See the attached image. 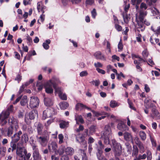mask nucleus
I'll return each mask as SVG.
<instances>
[{
  "mask_svg": "<svg viewBox=\"0 0 160 160\" xmlns=\"http://www.w3.org/2000/svg\"><path fill=\"white\" fill-rule=\"evenodd\" d=\"M48 147L50 152H56L58 148V145L55 142H53L49 143Z\"/></svg>",
  "mask_w": 160,
  "mask_h": 160,
  "instance_id": "13",
  "label": "nucleus"
},
{
  "mask_svg": "<svg viewBox=\"0 0 160 160\" xmlns=\"http://www.w3.org/2000/svg\"><path fill=\"white\" fill-rule=\"evenodd\" d=\"M152 112L156 116H157L158 118H160V114L158 111L155 109L153 110Z\"/></svg>",
  "mask_w": 160,
  "mask_h": 160,
  "instance_id": "57",
  "label": "nucleus"
},
{
  "mask_svg": "<svg viewBox=\"0 0 160 160\" xmlns=\"http://www.w3.org/2000/svg\"><path fill=\"white\" fill-rule=\"evenodd\" d=\"M91 13L92 18H95L97 15L96 10L95 9H93L92 11L91 12Z\"/></svg>",
  "mask_w": 160,
  "mask_h": 160,
  "instance_id": "63",
  "label": "nucleus"
},
{
  "mask_svg": "<svg viewBox=\"0 0 160 160\" xmlns=\"http://www.w3.org/2000/svg\"><path fill=\"white\" fill-rule=\"evenodd\" d=\"M16 142H13L12 141L10 142V146L12 148V151H13L15 150L16 148Z\"/></svg>",
  "mask_w": 160,
  "mask_h": 160,
  "instance_id": "40",
  "label": "nucleus"
},
{
  "mask_svg": "<svg viewBox=\"0 0 160 160\" xmlns=\"http://www.w3.org/2000/svg\"><path fill=\"white\" fill-rule=\"evenodd\" d=\"M65 152L67 155H72L74 153V150L72 148L68 147L65 149Z\"/></svg>",
  "mask_w": 160,
  "mask_h": 160,
  "instance_id": "23",
  "label": "nucleus"
},
{
  "mask_svg": "<svg viewBox=\"0 0 160 160\" xmlns=\"http://www.w3.org/2000/svg\"><path fill=\"white\" fill-rule=\"evenodd\" d=\"M22 140L26 142L28 141V138L27 134H24L22 135Z\"/></svg>",
  "mask_w": 160,
  "mask_h": 160,
  "instance_id": "41",
  "label": "nucleus"
},
{
  "mask_svg": "<svg viewBox=\"0 0 160 160\" xmlns=\"http://www.w3.org/2000/svg\"><path fill=\"white\" fill-rule=\"evenodd\" d=\"M59 82V80L57 78L56 79L55 83L53 85V88L55 89V92L58 94V96L61 95L62 93V90L61 88H57L56 83Z\"/></svg>",
  "mask_w": 160,
  "mask_h": 160,
  "instance_id": "18",
  "label": "nucleus"
},
{
  "mask_svg": "<svg viewBox=\"0 0 160 160\" xmlns=\"http://www.w3.org/2000/svg\"><path fill=\"white\" fill-rule=\"evenodd\" d=\"M111 146L113 151L116 153L118 152L121 148V146L120 143H119L116 141L114 139L112 140Z\"/></svg>",
  "mask_w": 160,
  "mask_h": 160,
  "instance_id": "10",
  "label": "nucleus"
},
{
  "mask_svg": "<svg viewBox=\"0 0 160 160\" xmlns=\"http://www.w3.org/2000/svg\"><path fill=\"white\" fill-rule=\"evenodd\" d=\"M6 151V148L5 147H0V155L2 156L5 155Z\"/></svg>",
  "mask_w": 160,
  "mask_h": 160,
  "instance_id": "34",
  "label": "nucleus"
},
{
  "mask_svg": "<svg viewBox=\"0 0 160 160\" xmlns=\"http://www.w3.org/2000/svg\"><path fill=\"white\" fill-rule=\"evenodd\" d=\"M123 135L124 139L126 141H129L132 139V137L131 134L128 132L124 133Z\"/></svg>",
  "mask_w": 160,
  "mask_h": 160,
  "instance_id": "26",
  "label": "nucleus"
},
{
  "mask_svg": "<svg viewBox=\"0 0 160 160\" xmlns=\"http://www.w3.org/2000/svg\"><path fill=\"white\" fill-rule=\"evenodd\" d=\"M37 114V111L35 110H32L29 112V113L26 115L25 117V120L26 122H28V120L34 119L35 117Z\"/></svg>",
  "mask_w": 160,
  "mask_h": 160,
  "instance_id": "11",
  "label": "nucleus"
},
{
  "mask_svg": "<svg viewBox=\"0 0 160 160\" xmlns=\"http://www.w3.org/2000/svg\"><path fill=\"white\" fill-rule=\"evenodd\" d=\"M31 156V154L30 153H27V152L26 154H25V156L23 159L24 160H28L30 158Z\"/></svg>",
  "mask_w": 160,
  "mask_h": 160,
  "instance_id": "46",
  "label": "nucleus"
},
{
  "mask_svg": "<svg viewBox=\"0 0 160 160\" xmlns=\"http://www.w3.org/2000/svg\"><path fill=\"white\" fill-rule=\"evenodd\" d=\"M115 28L118 32L122 31V27L119 24H115Z\"/></svg>",
  "mask_w": 160,
  "mask_h": 160,
  "instance_id": "42",
  "label": "nucleus"
},
{
  "mask_svg": "<svg viewBox=\"0 0 160 160\" xmlns=\"http://www.w3.org/2000/svg\"><path fill=\"white\" fill-rule=\"evenodd\" d=\"M44 102L45 105L47 106H52L53 104L52 100L49 98H45Z\"/></svg>",
  "mask_w": 160,
  "mask_h": 160,
  "instance_id": "22",
  "label": "nucleus"
},
{
  "mask_svg": "<svg viewBox=\"0 0 160 160\" xmlns=\"http://www.w3.org/2000/svg\"><path fill=\"white\" fill-rule=\"evenodd\" d=\"M68 122L62 121L59 124L60 127L61 128H64L68 127Z\"/></svg>",
  "mask_w": 160,
  "mask_h": 160,
  "instance_id": "28",
  "label": "nucleus"
},
{
  "mask_svg": "<svg viewBox=\"0 0 160 160\" xmlns=\"http://www.w3.org/2000/svg\"><path fill=\"white\" fill-rule=\"evenodd\" d=\"M8 122L10 126L6 129L5 130V133L6 135L8 137H11L14 132V129L16 131L18 128V123L15 119H13V118H10L8 119Z\"/></svg>",
  "mask_w": 160,
  "mask_h": 160,
  "instance_id": "1",
  "label": "nucleus"
},
{
  "mask_svg": "<svg viewBox=\"0 0 160 160\" xmlns=\"http://www.w3.org/2000/svg\"><path fill=\"white\" fill-rule=\"evenodd\" d=\"M58 138L59 139V143L61 144L63 142V136L62 134H59L58 135Z\"/></svg>",
  "mask_w": 160,
  "mask_h": 160,
  "instance_id": "44",
  "label": "nucleus"
},
{
  "mask_svg": "<svg viewBox=\"0 0 160 160\" xmlns=\"http://www.w3.org/2000/svg\"><path fill=\"white\" fill-rule=\"evenodd\" d=\"M22 134V132L19 131L18 132H16L11 137L12 138V141L17 142L20 139V136Z\"/></svg>",
  "mask_w": 160,
  "mask_h": 160,
  "instance_id": "15",
  "label": "nucleus"
},
{
  "mask_svg": "<svg viewBox=\"0 0 160 160\" xmlns=\"http://www.w3.org/2000/svg\"><path fill=\"white\" fill-rule=\"evenodd\" d=\"M151 29L153 31L155 32L157 34H160V26L158 27L157 29H153V27H151Z\"/></svg>",
  "mask_w": 160,
  "mask_h": 160,
  "instance_id": "55",
  "label": "nucleus"
},
{
  "mask_svg": "<svg viewBox=\"0 0 160 160\" xmlns=\"http://www.w3.org/2000/svg\"><path fill=\"white\" fill-rule=\"evenodd\" d=\"M139 135L141 139L143 141H144L146 138V134L143 131H140L139 132Z\"/></svg>",
  "mask_w": 160,
  "mask_h": 160,
  "instance_id": "27",
  "label": "nucleus"
},
{
  "mask_svg": "<svg viewBox=\"0 0 160 160\" xmlns=\"http://www.w3.org/2000/svg\"><path fill=\"white\" fill-rule=\"evenodd\" d=\"M151 100L149 98H147L144 101V106L147 109L152 107V106L149 105V102Z\"/></svg>",
  "mask_w": 160,
  "mask_h": 160,
  "instance_id": "32",
  "label": "nucleus"
},
{
  "mask_svg": "<svg viewBox=\"0 0 160 160\" xmlns=\"http://www.w3.org/2000/svg\"><path fill=\"white\" fill-rule=\"evenodd\" d=\"M59 105L61 109L64 110L68 107L69 104L67 102L63 101L59 103Z\"/></svg>",
  "mask_w": 160,
  "mask_h": 160,
  "instance_id": "24",
  "label": "nucleus"
},
{
  "mask_svg": "<svg viewBox=\"0 0 160 160\" xmlns=\"http://www.w3.org/2000/svg\"><path fill=\"white\" fill-rule=\"evenodd\" d=\"M102 115H104L105 116H102L98 118V120H101L102 119L106 117H108L109 116V113L104 112H102Z\"/></svg>",
  "mask_w": 160,
  "mask_h": 160,
  "instance_id": "39",
  "label": "nucleus"
},
{
  "mask_svg": "<svg viewBox=\"0 0 160 160\" xmlns=\"http://www.w3.org/2000/svg\"><path fill=\"white\" fill-rule=\"evenodd\" d=\"M88 73L86 71H83L80 72V76L81 77H85L87 76Z\"/></svg>",
  "mask_w": 160,
  "mask_h": 160,
  "instance_id": "45",
  "label": "nucleus"
},
{
  "mask_svg": "<svg viewBox=\"0 0 160 160\" xmlns=\"http://www.w3.org/2000/svg\"><path fill=\"white\" fill-rule=\"evenodd\" d=\"M39 100L38 97L35 96L30 97L29 105L31 108H37L39 106Z\"/></svg>",
  "mask_w": 160,
  "mask_h": 160,
  "instance_id": "6",
  "label": "nucleus"
},
{
  "mask_svg": "<svg viewBox=\"0 0 160 160\" xmlns=\"http://www.w3.org/2000/svg\"><path fill=\"white\" fill-rule=\"evenodd\" d=\"M150 137L152 145L153 146L156 147L157 145L156 141L152 137L151 135H150Z\"/></svg>",
  "mask_w": 160,
  "mask_h": 160,
  "instance_id": "54",
  "label": "nucleus"
},
{
  "mask_svg": "<svg viewBox=\"0 0 160 160\" xmlns=\"http://www.w3.org/2000/svg\"><path fill=\"white\" fill-rule=\"evenodd\" d=\"M110 106L112 108L118 106V103L115 101H111L110 103Z\"/></svg>",
  "mask_w": 160,
  "mask_h": 160,
  "instance_id": "38",
  "label": "nucleus"
},
{
  "mask_svg": "<svg viewBox=\"0 0 160 160\" xmlns=\"http://www.w3.org/2000/svg\"><path fill=\"white\" fill-rule=\"evenodd\" d=\"M109 136H103V135L102 136V137L104 138V143L106 144H110V141L108 137Z\"/></svg>",
  "mask_w": 160,
  "mask_h": 160,
  "instance_id": "33",
  "label": "nucleus"
},
{
  "mask_svg": "<svg viewBox=\"0 0 160 160\" xmlns=\"http://www.w3.org/2000/svg\"><path fill=\"white\" fill-rule=\"evenodd\" d=\"M85 105L81 103H78L76 106V108L77 110H78L80 108H84Z\"/></svg>",
  "mask_w": 160,
  "mask_h": 160,
  "instance_id": "43",
  "label": "nucleus"
},
{
  "mask_svg": "<svg viewBox=\"0 0 160 160\" xmlns=\"http://www.w3.org/2000/svg\"><path fill=\"white\" fill-rule=\"evenodd\" d=\"M97 71L99 73H101L102 74H104L105 73V71L99 68H96Z\"/></svg>",
  "mask_w": 160,
  "mask_h": 160,
  "instance_id": "61",
  "label": "nucleus"
},
{
  "mask_svg": "<svg viewBox=\"0 0 160 160\" xmlns=\"http://www.w3.org/2000/svg\"><path fill=\"white\" fill-rule=\"evenodd\" d=\"M102 151L98 149V152L97 153V157L98 160H107L106 158L102 155Z\"/></svg>",
  "mask_w": 160,
  "mask_h": 160,
  "instance_id": "21",
  "label": "nucleus"
},
{
  "mask_svg": "<svg viewBox=\"0 0 160 160\" xmlns=\"http://www.w3.org/2000/svg\"><path fill=\"white\" fill-rule=\"evenodd\" d=\"M135 142L137 145H138L140 143H142L140 141L139 138L138 137H136L134 139Z\"/></svg>",
  "mask_w": 160,
  "mask_h": 160,
  "instance_id": "60",
  "label": "nucleus"
},
{
  "mask_svg": "<svg viewBox=\"0 0 160 160\" xmlns=\"http://www.w3.org/2000/svg\"><path fill=\"white\" fill-rule=\"evenodd\" d=\"M94 56L97 59H99L103 61H105L106 60L105 56L102 54L100 51H98L95 52Z\"/></svg>",
  "mask_w": 160,
  "mask_h": 160,
  "instance_id": "14",
  "label": "nucleus"
},
{
  "mask_svg": "<svg viewBox=\"0 0 160 160\" xmlns=\"http://www.w3.org/2000/svg\"><path fill=\"white\" fill-rule=\"evenodd\" d=\"M43 125L40 122L38 123L37 126V129L38 135H43L44 131H43Z\"/></svg>",
  "mask_w": 160,
  "mask_h": 160,
  "instance_id": "16",
  "label": "nucleus"
},
{
  "mask_svg": "<svg viewBox=\"0 0 160 160\" xmlns=\"http://www.w3.org/2000/svg\"><path fill=\"white\" fill-rule=\"evenodd\" d=\"M60 98L62 100H66L67 99V97L66 95L65 94H62L59 96Z\"/></svg>",
  "mask_w": 160,
  "mask_h": 160,
  "instance_id": "59",
  "label": "nucleus"
},
{
  "mask_svg": "<svg viewBox=\"0 0 160 160\" xmlns=\"http://www.w3.org/2000/svg\"><path fill=\"white\" fill-rule=\"evenodd\" d=\"M147 153V160H151L152 159V156L151 152L149 151H148Z\"/></svg>",
  "mask_w": 160,
  "mask_h": 160,
  "instance_id": "47",
  "label": "nucleus"
},
{
  "mask_svg": "<svg viewBox=\"0 0 160 160\" xmlns=\"http://www.w3.org/2000/svg\"><path fill=\"white\" fill-rule=\"evenodd\" d=\"M27 102V97L26 96H24L20 101L21 105L22 106H24L26 104Z\"/></svg>",
  "mask_w": 160,
  "mask_h": 160,
  "instance_id": "29",
  "label": "nucleus"
},
{
  "mask_svg": "<svg viewBox=\"0 0 160 160\" xmlns=\"http://www.w3.org/2000/svg\"><path fill=\"white\" fill-rule=\"evenodd\" d=\"M76 139L77 142L81 144L82 147L87 148V142L85 140L84 138L82 135L78 133L76 136Z\"/></svg>",
  "mask_w": 160,
  "mask_h": 160,
  "instance_id": "7",
  "label": "nucleus"
},
{
  "mask_svg": "<svg viewBox=\"0 0 160 160\" xmlns=\"http://www.w3.org/2000/svg\"><path fill=\"white\" fill-rule=\"evenodd\" d=\"M9 115V113L7 112L4 113L0 114V120H1V123L2 126H3L7 123V119Z\"/></svg>",
  "mask_w": 160,
  "mask_h": 160,
  "instance_id": "12",
  "label": "nucleus"
},
{
  "mask_svg": "<svg viewBox=\"0 0 160 160\" xmlns=\"http://www.w3.org/2000/svg\"><path fill=\"white\" fill-rule=\"evenodd\" d=\"M75 120L76 121V123L77 124H79L78 122H80L81 123H83L84 122V120L83 119L82 116L81 115H75Z\"/></svg>",
  "mask_w": 160,
  "mask_h": 160,
  "instance_id": "25",
  "label": "nucleus"
},
{
  "mask_svg": "<svg viewBox=\"0 0 160 160\" xmlns=\"http://www.w3.org/2000/svg\"><path fill=\"white\" fill-rule=\"evenodd\" d=\"M112 131L109 125L105 126L104 131L103 134V136H111L112 135Z\"/></svg>",
  "mask_w": 160,
  "mask_h": 160,
  "instance_id": "19",
  "label": "nucleus"
},
{
  "mask_svg": "<svg viewBox=\"0 0 160 160\" xmlns=\"http://www.w3.org/2000/svg\"><path fill=\"white\" fill-rule=\"evenodd\" d=\"M147 156L146 154H144L142 155H139L138 158H137L138 159V160H139L140 159L143 160L146 158Z\"/></svg>",
  "mask_w": 160,
  "mask_h": 160,
  "instance_id": "50",
  "label": "nucleus"
},
{
  "mask_svg": "<svg viewBox=\"0 0 160 160\" xmlns=\"http://www.w3.org/2000/svg\"><path fill=\"white\" fill-rule=\"evenodd\" d=\"M128 103L129 105V107L131 109L135 110V108L133 106V104L132 102L129 100V99H128Z\"/></svg>",
  "mask_w": 160,
  "mask_h": 160,
  "instance_id": "56",
  "label": "nucleus"
},
{
  "mask_svg": "<svg viewBox=\"0 0 160 160\" xmlns=\"http://www.w3.org/2000/svg\"><path fill=\"white\" fill-rule=\"evenodd\" d=\"M44 133L43 135H41L42 136L39 137L37 136L36 137L38 141L43 147L46 146L49 139V135L48 132L46 130H44Z\"/></svg>",
  "mask_w": 160,
  "mask_h": 160,
  "instance_id": "3",
  "label": "nucleus"
},
{
  "mask_svg": "<svg viewBox=\"0 0 160 160\" xmlns=\"http://www.w3.org/2000/svg\"><path fill=\"white\" fill-rule=\"evenodd\" d=\"M96 127L95 126L92 125L89 128L90 133L92 134L94 133L96 131Z\"/></svg>",
  "mask_w": 160,
  "mask_h": 160,
  "instance_id": "37",
  "label": "nucleus"
},
{
  "mask_svg": "<svg viewBox=\"0 0 160 160\" xmlns=\"http://www.w3.org/2000/svg\"><path fill=\"white\" fill-rule=\"evenodd\" d=\"M138 149L136 146H133V149L132 150V156H135L136 157L138 154Z\"/></svg>",
  "mask_w": 160,
  "mask_h": 160,
  "instance_id": "31",
  "label": "nucleus"
},
{
  "mask_svg": "<svg viewBox=\"0 0 160 160\" xmlns=\"http://www.w3.org/2000/svg\"><path fill=\"white\" fill-rule=\"evenodd\" d=\"M31 145L33 150L32 157L33 160H41V156L39 154L38 146L36 144H32Z\"/></svg>",
  "mask_w": 160,
  "mask_h": 160,
  "instance_id": "5",
  "label": "nucleus"
},
{
  "mask_svg": "<svg viewBox=\"0 0 160 160\" xmlns=\"http://www.w3.org/2000/svg\"><path fill=\"white\" fill-rule=\"evenodd\" d=\"M146 15V12H145L140 10L139 12V15L138 17L137 14L136 15V21L137 24L138 31L139 32L140 31L142 32L144 30L145 28L143 25V21L144 18Z\"/></svg>",
  "mask_w": 160,
  "mask_h": 160,
  "instance_id": "2",
  "label": "nucleus"
},
{
  "mask_svg": "<svg viewBox=\"0 0 160 160\" xmlns=\"http://www.w3.org/2000/svg\"><path fill=\"white\" fill-rule=\"evenodd\" d=\"M122 16L124 22L126 23H128L130 19V18L127 14H124L123 13L122 14Z\"/></svg>",
  "mask_w": 160,
  "mask_h": 160,
  "instance_id": "35",
  "label": "nucleus"
},
{
  "mask_svg": "<svg viewBox=\"0 0 160 160\" xmlns=\"http://www.w3.org/2000/svg\"><path fill=\"white\" fill-rule=\"evenodd\" d=\"M64 149L63 147H60L58 150L57 152L59 155H62L64 153Z\"/></svg>",
  "mask_w": 160,
  "mask_h": 160,
  "instance_id": "51",
  "label": "nucleus"
},
{
  "mask_svg": "<svg viewBox=\"0 0 160 160\" xmlns=\"http://www.w3.org/2000/svg\"><path fill=\"white\" fill-rule=\"evenodd\" d=\"M94 65L96 68H102L103 66L102 64L99 62L95 63H94Z\"/></svg>",
  "mask_w": 160,
  "mask_h": 160,
  "instance_id": "49",
  "label": "nucleus"
},
{
  "mask_svg": "<svg viewBox=\"0 0 160 160\" xmlns=\"http://www.w3.org/2000/svg\"><path fill=\"white\" fill-rule=\"evenodd\" d=\"M142 55L143 58H140V61H142L144 62H147V59L149 55V53L147 49H145L142 52Z\"/></svg>",
  "mask_w": 160,
  "mask_h": 160,
  "instance_id": "20",
  "label": "nucleus"
},
{
  "mask_svg": "<svg viewBox=\"0 0 160 160\" xmlns=\"http://www.w3.org/2000/svg\"><path fill=\"white\" fill-rule=\"evenodd\" d=\"M137 145L139 148L140 152L142 153L144 152L145 151V148L142 143H140Z\"/></svg>",
  "mask_w": 160,
  "mask_h": 160,
  "instance_id": "36",
  "label": "nucleus"
},
{
  "mask_svg": "<svg viewBox=\"0 0 160 160\" xmlns=\"http://www.w3.org/2000/svg\"><path fill=\"white\" fill-rule=\"evenodd\" d=\"M152 12L154 15L158 14L159 13V11L155 8L152 9Z\"/></svg>",
  "mask_w": 160,
  "mask_h": 160,
  "instance_id": "52",
  "label": "nucleus"
},
{
  "mask_svg": "<svg viewBox=\"0 0 160 160\" xmlns=\"http://www.w3.org/2000/svg\"><path fill=\"white\" fill-rule=\"evenodd\" d=\"M50 40L48 39L45 41V42L43 43L42 46L45 49L47 50L49 48V44L50 43Z\"/></svg>",
  "mask_w": 160,
  "mask_h": 160,
  "instance_id": "30",
  "label": "nucleus"
},
{
  "mask_svg": "<svg viewBox=\"0 0 160 160\" xmlns=\"http://www.w3.org/2000/svg\"><path fill=\"white\" fill-rule=\"evenodd\" d=\"M117 128L118 130L122 131L128 130V128L122 122L118 123L117 126Z\"/></svg>",
  "mask_w": 160,
  "mask_h": 160,
  "instance_id": "17",
  "label": "nucleus"
},
{
  "mask_svg": "<svg viewBox=\"0 0 160 160\" xmlns=\"http://www.w3.org/2000/svg\"><path fill=\"white\" fill-rule=\"evenodd\" d=\"M147 62L148 65L151 66H152L153 65H154V63L153 61L151 59H149L148 60V61Z\"/></svg>",
  "mask_w": 160,
  "mask_h": 160,
  "instance_id": "64",
  "label": "nucleus"
},
{
  "mask_svg": "<svg viewBox=\"0 0 160 160\" xmlns=\"http://www.w3.org/2000/svg\"><path fill=\"white\" fill-rule=\"evenodd\" d=\"M27 150L23 146L19 147V143L18 144L17 148L16 153L20 157L23 158L25 154H26Z\"/></svg>",
  "mask_w": 160,
  "mask_h": 160,
  "instance_id": "8",
  "label": "nucleus"
},
{
  "mask_svg": "<svg viewBox=\"0 0 160 160\" xmlns=\"http://www.w3.org/2000/svg\"><path fill=\"white\" fill-rule=\"evenodd\" d=\"M56 78H53L52 79L50 80L46 83L45 85V91L48 93H51L53 92L52 86L55 83Z\"/></svg>",
  "mask_w": 160,
  "mask_h": 160,
  "instance_id": "4",
  "label": "nucleus"
},
{
  "mask_svg": "<svg viewBox=\"0 0 160 160\" xmlns=\"http://www.w3.org/2000/svg\"><path fill=\"white\" fill-rule=\"evenodd\" d=\"M45 15L43 14L41 15L40 17V19L38 20V22H39V20H40L42 22H43L44 20Z\"/></svg>",
  "mask_w": 160,
  "mask_h": 160,
  "instance_id": "62",
  "label": "nucleus"
},
{
  "mask_svg": "<svg viewBox=\"0 0 160 160\" xmlns=\"http://www.w3.org/2000/svg\"><path fill=\"white\" fill-rule=\"evenodd\" d=\"M54 113V110L53 108H48L43 112V118L45 119L47 118L50 117Z\"/></svg>",
  "mask_w": 160,
  "mask_h": 160,
  "instance_id": "9",
  "label": "nucleus"
},
{
  "mask_svg": "<svg viewBox=\"0 0 160 160\" xmlns=\"http://www.w3.org/2000/svg\"><path fill=\"white\" fill-rule=\"evenodd\" d=\"M94 2V0H86L85 4L86 5H92Z\"/></svg>",
  "mask_w": 160,
  "mask_h": 160,
  "instance_id": "48",
  "label": "nucleus"
},
{
  "mask_svg": "<svg viewBox=\"0 0 160 160\" xmlns=\"http://www.w3.org/2000/svg\"><path fill=\"white\" fill-rule=\"evenodd\" d=\"M32 1V0H24L23 1V3L25 6L30 4Z\"/></svg>",
  "mask_w": 160,
  "mask_h": 160,
  "instance_id": "58",
  "label": "nucleus"
},
{
  "mask_svg": "<svg viewBox=\"0 0 160 160\" xmlns=\"http://www.w3.org/2000/svg\"><path fill=\"white\" fill-rule=\"evenodd\" d=\"M132 3L133 5H136V7L137 8H138L137 5L139 4L140 3H139L138 0H131Z\"/></svg>",
  "mask_w": 160,
  "mask_h": 160,
  "instance_id": "53",
  "label": "nucleus"
}]
</instances>
